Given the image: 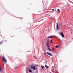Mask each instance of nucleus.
<instances>
[{
  "label": "nucleus",
  "mask_w": 73,
  "mask_h": 73,
  "mask_svg": "<svg viewBox=\"0 0 73 73\" xmlns=\"http://www.w3.org/2000/svg\"><path fill=\"white\" fill-rule=\"evenodd\" d=\"M49 40H48L46 42V45H47V46L48 48L47 49H49V50H50V51H51L52 50L50 49V48H49Z\"/></svg>",
  "instance_id": "obj_1"
},
{
  "label": "nucleus",
  "mask_w": 73,
  "mask_h": 73,
  "mask_svg": "<svg viewBox=\"0 0 73 73\" xmlns=\"http://www.w3.org/2000/svg\"><path fill=\"white\" fill-rule=\"evenodd\" d=\"M2 61L3 62H4L5 64H6L7 63V59L5 58L4 57H3L2 58Z\"/></svg>",
  "instance_id": "obj_2"
},
{
  "label": "nucleus",
  "mask_w": 73,
  "mask_h": 73,
  "mask_svg": "<svg viewBox=\"0 0 73 73\" xmlns=\"http://www.w3.org/2000/svg\"><path fill=\"white\" fill-rule=\"evenodd\" d=\"M30 68L31 69H34L35 70L36 69V67L33 66H30Z\"/></svg>",
  "instance_id": "obj_3"
},
{
  "label": "nucleus",
  "mask_w": 73,
  "mask_h": 73,
  "mask_svg": "<svg viewBox=\"0 0 73 73\" xmlns=\"http://www.w3.org/2000/svg\"><path fill=\"white\" fill-rule=\"evenodd\" d=\"M60 33L61 36H62V37L64 38V33H63V32H60Z\"/></svg>",
  "instance_id": "obj_4"
},
{
  "label": "nucleus",
  "mask_w": 73,
  "mask_h": 73,
  "mask_svg": "<svg viewBox=\"0 0 73 73\" xmlns=\"http://www.w3.org/2000/svg\"><path fill=\"white\" fill-rule=\"evenodd\" d=\"M47 53L49 55V56H52V54L51 53L47 52Z\"/></svg>",
  "instance_id": "obj_5"
},
{
  "label": "nucleus",
  "mask_w": 73,
  "mask_h": 73,
  "mask_svg": "<svg viewBox=\"0 0 73 73\" xmlns=\"http://www.w3.org/2000/svg\"><path fill=\"white\" fill-rule=\"evenodd\" d=\"M55 37V38H57V36H50L49 37H48V38H52V37Z\"/></svg>",
  "instance_id": "obj_6"
},
{
  "label": "nucleus",
  "mask_w": 73,
  "mask_h": 73,
  "mask_svg": "<svg viewBox=\"0 0 73 73\" xmlns=\"http://www.w3.org/2000/svg\"><path fill=\"white\" fill-rule=\"evenodd\" d=\"M56 24H57L56 28L57 29H59L58 24V23H56Z\"/></svg>",
  "instance_id": "obj_7"
},
{
  "label": "nucleus",
  "mask_w": 73,
  "mask_h": 73,
  "mask_svg": "<svg viewBox=\"0 0 73 73\" xmlns=\"http://www.w3.org/2000/svg\"><path fill=\"white\" fill-rule=\"evenodd\" d=\"M57 11L58 13H60V12H61V11H60V10L59 9H58L57 10Z\"/></svg>",
  "instance_id": "obj_8"
},
{
  "label": "nucleus",
  "mask_w": 73,
  "mask_h": 73,
  "mask_svg": "<svg viewBox=\"0 0 73 73\" xmlns=\"http://www.w3.org/2000/svg\"><path fill=\"white\" fill-rule=\"evenodd\" d=\"M41 68L42 69H44L45 67H44V66L42 65L41 66Z\"/></svg>",
  "instance_id": "obj_9"
},
{
  "label": "nucleus",
  "mask_w": 73,
  "mask_h": 73,
  "mask_svg": "<svg viewBox=\"0 0 73 73\" xmlns=\"http://www.w3.org/2000/svg\"><path fill=\"white\" fill-rule=\"evenodd\" d=\"M45 66L46 68H49V67L46 65H45Z\"/></svg>",
  "instance_id": "obj_10"
},
{
  "label": "nucleus",
  "mask_w": 73,
  "mask_h": 73,
  "mask_svg": "<svg viewBox=\"0 0 73 73\" xmlns=\"http://www.w3.org/2000/svg\"><path fill=\"white\" fill-rule=\"evenodd\" d=\"M58 45H56L55 46V48H58Z\"/></svg>",
  "instance_id": "obj_11"
},
{
  "label": "nucleus",
  "mask_w": 73,
  "mask_h": 73,
  "mask_svg": "<svg viewBox=\"0 0 73 73\" xmlns=\"http://www.w3.org/2000/svg\"><path fill=\"white\" fill-rule=\"evenodd\" d=\"M29 72H32V70H29Z\"/></svg>",
  "instance_id": "obj_12"
},
{
  "label": "nucleus",
  "mask_w": 73,
  "mask_h": 73,
  "mask_svg": "<svg viewBox=\"0 0 73 73\" xmlns=\"http://www.w3.org/2000/svg\"><path fill=\"white\" fill-rule=\"evenodd\" d=\"M50 41L51 43H53V41H52V40H51Z\"/></svg>",
  "instance_id": "obj_13"
},
{
  "label": "nucleus",
  "mask_w": 73,
  "mask_h": 73,
  "mask_svg": "<svg viewBox=\"0 0 73 73\" xmlns=\"http://www.w3.org/2000/svg\"><path fill=\"white\" fill-rule=\"evenodd\" d=\"M44 54L45 55H46V54L45 52H44Z\"/></svg>",
  "instance_id": "obj_14"
},
{
  "label": "nucleus",
  "mask_w": 73,
  "mask_h": 73,
  "mask_svg": "<svg viewBox=\"0 0 73 73\" xmlns=\"http://www.w3.org/2000/svg\"><path fill=\"white\" fill-rule=\"evenodd\" d=\"M1 68L0 67V72H1Z\"/></svg>",
  "instance_id": "obj_15"
},
{
  "label": "nucleus",
  "mask_w": 73,
  "mask_h": 73,
  "mask_svg": "<svg viewBox=\"0 0 73 73\" xmlns=\"http://www.w3.org/2000/svg\"><path fill=\"white\" fill-rule=\"evenodd\" d=\"M30 70V69H29V68H28V70Z\"/></svg>",
  "instance_id": "obj_16"
},
{
  "label": "nucleus",
  "mask_w": 73,
  "mask_h": 73,
  "mask_svg": "<svg viewBox=\"0 0 73 73\" xmlns=\"http://www.w3.org/2000/svg\"><path fill=\"white\" fill-rule=\"evenodd\" d=\"M36 66H37L38 67V65H36Z\"/></svg>",
  "instance_id": "obj_17"
},
{
  "label": "nucleus",
  "mask_w": 73,
  "mask_h": 73,
  "mask_svg": "<svg viewBox=\"0 0 73 73\" xmlns=\"http://www.w3.org/2000/svg\"><path fill=\"white\" fill-rule=\"evenodd\" d=\"M52 10L53 11H54V9H52Z\"/></svg>",
  "instance_id": "obj_18"
},
{
  "label": "nucleus",
  "mask_w": 73,
  "mask_h": 73,
  "mask_svg": "<svg viewBox=\"0 0 73 73\" xmlns=\"http://www.w3.org/2000/svg\"><path fill=\"white\" fill-rule=\"evenodd\" d=\"M1 42H0V44H1Z\"/></svg>",
  "instance_id": "obj_19"
}]
</instances>
